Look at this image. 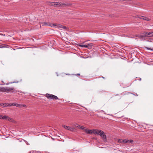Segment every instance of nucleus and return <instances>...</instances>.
<instances>
[{
  "mask_svg": "<svg viewBox=\"0 0 153 153\" xmlns=\"http://www.w3.org/2000/svg\"><path fill=\"white\" fill-rule=\"evenodd\" d=\"M56 26H54V27H57L58 28L60 29V28H62L63 29H65L66 30H68V28L66 27L65 26H63L61 25H57L56 24Z\"/></svg>",
  "mask_w": 153,
  "mask_h": 153,
  "instance_id": "6",
  "label": "nucleus"
},
{
  "mask_svg": "<svg viewBox=\"0 0 153 153\" xmlns=\"http://www.w3.org/2000/svg\"><path fill=\"white\" fill-rule=\"evenodd\" d=\"M146 48L148 50L153 51V48H149L148 47H146Z\"/></svg>",
  "mask_w": 153,
  "mask_h": 153,
  "instance_id": "25",
  "label": "nucleus"
},
{
  "mask_svg": "<svg viewBox=\"0 0 153 153\" xmlns=\"http://www.w3.org/2000/svg\"><path fill=\"white\" fill-rule=\"evenodd\" d=\"M100 130L98 129H93V134L99 135L100 134Z\"/></svg>",
  "mask_w": 153,
  "mask_h": 153,
  "instance_id": "10",
  "label": "nucleus"
},
{
  "mask_svg": "<svg viewBox=\"0 0 153 153\" xmlns=\"http://www.w3.org/2000/svg\"><path fill=\"white\" fill-rule=\"evenodd\" d=\"M1 115H0V119H1Z\"/></svg>",
  "mask_w": 153,
  "mask_h": 153,
  "instance_id": "30",
  "label": "nucleus"
},
{
  "mask_svg": "<svg viewBox=\"0 0 153 153\" xmlns=\"http://www.w3.org/2000/svg\"><path fill=\"white\" fill-rule=\"evenodd\" d=\"M45 97L49 100H57L58 97L55 95L49 94H45Z\"/></svg>",
  "mask_w": 153,
  "mask_h": 153,
  "instance_id": "3",
  "label": "nucleus"
},
{
  "mask_svg": "<svg viewBox=\"0 0 153 153\" xmlns=\"http://www.w3.org/2000/svg\"><path fill=\"white\" fill-rule=\"evenodd\" d=\"M49 4V5L52 6H55V2H50Z\"/></svg>",
  "mask_w": 153,
  "mask_h": 153,
  "instance_id": "17",
  "label": "nucleus"
},
{
  "mask_svg": "<svg viewBox=\"0 0 153 153\" xmlns=\"http://www.w3.org/2000/svg\"><path fill=\"white\" fill-rule=\"evenodd\" d=\"M101 137L102 139L104 142L106 141V136L105 134H103V135H102Z\"/></svg>",
  "mask_w": 153,
  "mask_h": 153,
  "instance_id": "11",
  "label": "nucleus"
},
{
  "mask_svg": "<svg viewBox=\"0 0 153 153\" xmlns=\"http://www.w3.org/2000/svg\"><path fill=\"white\" fill-rule=\"evenodd\" d=\"M16 106L18 107H22V105L16 103Z\"/></svg>",
  "mask_w": 153,
  "mask_h": 153,
  "instance_id": "20",
  "label": "nucleus"
},
{
  "mask_svg": "<svg viewBox=\"0 0 153 153\" xmlns=\"http://www.w3.org/2000/svg\"><path fill=\"white\" fill-rule=\"evenodd\" d=\"M16 103H13L11 104V105L13 106H16Z\"/></svg>",
  "mask_w": 153,
  "mask_h": 153,
  "instance_id": "24",
  "label": "nucleus"
},
{
  "mask_svg": "<svg viewBox=\"0 0 153 153\" xmlns=\"http://www.w3.org/2000/svg\"><path fill=\"white\" fill-rule=\"evenodd\" d=\"M76 127L77 128H81V126L80 125H79L77 126Z\"/></svg>",
  "mask_w": 153,
  "mask_h": 153,
  "instance_id": "26",
  "label": "nucleus"
},
{
  "mask_svg": "<svg viewBox=\"0 0 153 153\" xmlns=\"http://www.w3.org/2000/svg\"><path fill=\"white\" fill-rule=\"evenodd\" d=\"M105 134L104 132L102 131L101 130V131H100V134L99 135H100L101 136L103 135V134Z\"/></svg>",
  "mask_w": 153,
  "mask_h": 153,
  "instance_id": "18",
  "label": "nucleus"
},
{
  "mask_svg": "<svg viewBox=\"0 0 153 153\" xmlns=\"http://www.w3.org/2000/svg\"><path fill=\"white\" fill-rule=\"evenodd\" d=\"M80 129L83 130V131L85 132V130L86 129V128L83 126H81V128H80Z\"/></svg>",
  "mask_w": 153,
  "mask_h": 153,
  "instance_id": "22",
  "label": "nucleus"
},
{
  "mask_svg": "<svg viewBox=\"0 0 153 153\" xmlns=\"http://www.w3.org/2000/svg\"><path fill=\"white\" fill-rule=\"evenodd\" d=\"M1 119H6L10 121H11L12 120V119L11 118H10L9 117L7 116H2L1 115Z\"/></svg>",
  "mask_w": 153,
  "mask_h": 153,
  "instance_id": "7",
  "label": "nucleus"
},
{
  "mask_svg": "<svg viewBox=\"0 0 153 153\" xmlns=\"http://www.w3.org/2000/svg\"><path fill=\"white\" fill-rule=\"evenodd\" d=\"M118 142L121 143H125V140L119 139L118 140Z\"/></svg>",
  "mask_w": 153,
  "mask_h": 153,
  "instance_id": "12",
  "label": "nucleus"
},
{
  "mask_svg": "<svg viewBox=\"0 0 153 153\" xmlns=\"http://www.w3.org/2000/svg\"><path fill=\"white\" fill-rule=\"evenodd\" d=\"M79 46L81 47V48H86L88 47V46L86 45H82L81 44H80L79 45Z\"/></svg>",
  "mask_w": 153,
  "mask_h": 153,
  "instance_id": "15",
  "label": "nucleus"
},
{
  "mask_svg": "<svg viewBox=\"0 0 153 153\" xmlns=\"http://www.w3.org/2000/svg\"><path fill=\"white\" fill-rule=\"evenodd\" d=\"M152 34H153L152 32H148V33L147 34V35H148L147 37L153 36V35H152Z\"/></svg>",
  "mask_w": 153,
  "mask_h": 153,
  "instance_id": "13",
  "label": "nucleus"
},
{
  "mask_svg": "<svg viewBox=\"0 0 153 153\" xmlns=\"http://www.w3.org/2000/svg\"><path fill=\"white\" fill-rule=\"evenodd\" d=\"M2 104V103H0V106H3V105H1Z\"/></svg>",
  "mask_w": 153,
  "mask_h": 153,
  "instance_id": "29",
  "label": "nucleus"
},
{
  "mask_svg": "<svg viewBox=\"0 0 153 153\" xmlns=\"http://www.w3.org/2000/svg\"><path fill=\"white\" fill-rule=\"evenodd\" d=\"M92 44H89L87 45V46H88V47H87L86 48H87L88 49H91L92 47Z\"/></svg>",
  "mask_w": 153,
  "mask_h": 153,
  "instance_id": "16",
  "label": "nucleus"
},
{
  "mask_svg": "<svg viewBox=\"0 0 153 153\" xmlns=\"http://www.w3.org/2000/svg\"><path fill=\"white\" fill-rule=\"evenodd\" d=\"M137 36L138 37H139L140 38H141V39H142V38L143 39V38H144V36L140 35H137Z\"/></svg>",
  "mask_w": 153,
  "mask_h": 153,
  "instance_id": "19",
  "label": "nucleus"
},
{
  "mask_svg": "<svg viewBox=\"0 0 153 153\" xmlns=\"http://www.w3.org/2000/svg\"><path fill=\"white\" fill-rule=\"evenodd\" d=\"M139 18L147 21H149L150 20V19L149 18L143 16H139Z\"/></svg>",
  "mask_w": 153,
  "mask_h": 153,
  "instance_id": "9",
  "label": "nucleus"
},
{
  "mask_svg": "<svg viewBox=\"0 0 153 153\" xmlns=\"http://www.w3.org/2000/svg\"><path fill=\"white\" fill-rule=\"evenodd\" d=\"M12 106V105H11V104H8V106Z\"/></svg>",
  "mask_w": 153,
  "mask_h": 153,
  "instance_id": "27",
  "label": "nucleus"
},
{
  "mask_svg": "<svg viewBox=\"0 0 153 153\" xmlns=\"http://www.w3.org/2000/svg\"><path fill=\"white\" fill-rule=\"evenodd\" d=\"M85 132L88 134H93V130H88L86 128L85 130Z\"/></svg>",
  "mask_w": 153,
  "mask_h": 153,
  "instance_id": "8",
  "label": "nucleus"
},
{
  "mask_svg": "<svg viewBox=\"0 0 153 153\" xmlns=\"http://www.w3.org/2000/svg\"><path fill=\"white\" fill-rule=\"evenodd\" d=\"M55 7H65L71 5V4L68 3L55 2Z\"/></svg>",
  "mask_w": 153,
  "mask_h": 153,
  "instance_id": "2",
  "label": "nucleus"
},
{
  "mask_svg": "<svg viewBox=\"0 0 153 153\" xmlns=\"http://www.w3.org/2000/svg\"><path fill=\"white\" fill-rule=\"evenodd\" d=\"M42 25H45L46 26H50L51 27H54V26H56V24H52L50 23H47L46 22H43L42 23Z\"/></svg>",
  "mask_w": 153,
  "mask_h": 153,
  "instance_id": "4",
  "label": "nucleus"
},
{
  "mask_svg": "<svg viewBox=\"0 0 153 153\" xmlns=\"http://www.w3.org/2000/svg\"><path fill=\"white\" fill-rule=\"evenodd\" d=\"M62 126L63 128H64L65 129L69 130L71 131H74V129L73 127L65 126L64 125H62Z\"/></svg>",
  "mask_w": 153,
  "mask_h": 153,
  "instance_id": "5",
  "label": "nucleus"
},
{
  "mask_svg": "<svg viewBox=\"0 0 153 153\" xmlns=\"http://www.w3.org/2000/svg\"><path fill=\"white\" fill-rule=\"evenodd\" d=\"M133 142V140H125V143H132Z\"/></svg>",
  "mask_w": 153,
  "mask_h": 153,
  "instance_id": "14",
  "label": "nucleus"
},
{
  "mask_svg": "<svg viewBox=\"0 0 153 153\" xmlns=\"http://www.w3.org/2000/svg\"><path fill=\"white\" fill-rule=\"evenodd\" d=\"M13 87H0V92H8L10 91L13 90Z\"/></svg>",
  "mask_w": 153,
  "mask_h": 153,
  "instance_id": "1",
  "label": "nucleus"
},
{
  "mask_svg": "<svg viewBox=\"0 0 153 153\" xmlns=\"http://www.w3.org/2000/svg\"><path fill=\"white\" fill-rule=\"evenodd\" d=\"M148 33V32H144L143 33V34L144 35V37L145 36H148L147 34Z\"/></svg>",
  "mask_w": 153,
  "mask_h": 153,
  "instance_id": "21",
  "label": "nucleus"
},
{
  "mask_svg": "<svg viewBox=\"0 0 153 153\" xmlns=\"http://www.w3.org/2000/svg\"><path fill=\"white\" fill-rule=\"evenodd\" d=\"M26 106L25 105H22V107H26Z\"/></svg>",
  "mask_w": 153,
  "mask_h": 153,
  "instance_id": "28",
  "label": "nucleus"
},
{
  "mask_svg": "<svg viewBox=\"0 0 153 153\" xmlns=\"http://www.w3.org/2000/svg\"><path fill=\"white\" fill-rule=\"evenodd\" d=\"M3 106H8V103H3L1 104Z\"/></svg>",
  "mask_w": 153,
  "mask_h": 153,
  "instance_id": "23",
  "label": "nucleus"
}]
</instances>
